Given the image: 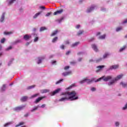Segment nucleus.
I'll return each mask as SVG.
<instances>
[{
	"instance_id": "1",
	"label": "nucleus",
	"mask_w": 127,
	"mask_h": 127,
	"mask_svg": "<svg viewBox=\"0 0 127 127\" xmlns=\"http://www.w3.org/2000/svg\"><path fill=\"white\" fill-rule=\"evenodd\" d=\"M61 96L62 97L59 100V102H65V101H69H69H77L79 99V97L77 95V92L75 91L62 92Z\"/></svg>"
},
{
	"instance_id": "2",
	"label": "nucleus",
	"mask_w": 127,
	"mask_h": 127,
	"mask_svg": "<svg viewBox=\"0 0 127 127\" xmlns=\"http://www.w3.org/2000/svg\"><path fill=\"white\" fill-rule=\"evenodd\" d=\"M112 79V76H103L101 77H100L99 78L96 80V78L92 77L91 79H84L83 80L80 81L79 82V84H84V83H87V84H92V83H93V82H95V83H97V82H100L101 80H103L104 82H108V81H110Z\"/></svg>"
},
{
	"instance_id": "3",
	"label": "nucleus",
	"mask_w": 127,
	"mask_h": 127,
	"mask_svg": "<svg viewBox=\"0 0 127 127\" xmlns=\"http://www.w3.org/2000/svg\"><path fill=\"white\" fill-rule=\"evenodd\" d=\"M124 76V74H121L119 75H118L115 78L113 79V77L112 76H110V77H112V79H110L111 80L110 81L108 82L107 85L108 86H113L116 83V81H118V80H120L123 78Z\"/></svg>"
},
{
	"instance_id": "4",
	"label": "nucleus",
	"mask_w": 127,
	"mask_h": 127,
	"mask_svg": "<svg viewBox=\"0 0 127 127\" xmlns=\"http://www.w3.org/2000/svg\"><path fill=\"white\" fill-rule=\"evenodd\" d=\"M96 8H97V5H91L89 7L87 8L86 12L87 13H90L92 12V11H93L94 9H96Z\"/></svg>"
},
{
	"instance_id": "5",
	"label": "nucleus",
	"mask_w": 127,
	"mask_h": 127,
	"mask_svg": "<svg viewBox=\"0 0 127 127\" xmlns=\"http://www.w3.org/2000/svg\"><path fill=\"white\" fill-rule=\"evenodd\" d=\"M26 107V105H21L20 106L16 107L13 108V111L15 112H20V111H22Z\"/></svg>"
},
{
	"instance_id": "6",
	"label": "nucleus",
	"mask_w": 127,
	"mask_h": 127,
	"mask_svg": "<svg viewBox=\"0 0 127 127\" xmlns=\"http://www.w3.org/2000/svg\"><path fill=\"white\" fill-rule=\"evenodd\" d=\"M110 56V53H105L102 58H99L96 60L97 62H100L102 61L103 59H106L108 57V56Z\"/></svg>"
},
{
	"instance_id": "7",
	"label": "nucleus",
	"mask_w": 127,
	"mask_h": 127,
	"mask_svg": "<svg viewBox=\"0 0 127 127\" xmlns=\"http://www.w3.org/2000/svg\"><path fill=\"white\" fill-rule=\"evenodd\" d=\"M60 91H61V88H58L54 91L51 92L50 93V95L51 96H55V95H56V94H58V93H59V92H60Z\"/></svg>"
},
{
	"instance_id": "8",
	"label": "nucleus",
	"mask_w": 127,
	"mask_h": 127,
	"mask_svg": "<svg viewBox=\"0 0 127 127\" xmlns=\"http://www.w3.org/2000/svg\"><path fill=\"white\" fill-rule=\"evenodd\" d=\"M5 18V13L3 12L2 13L1 17L0 18V22L1 23H3V22H4Z\"/></svg>"
},
{
	"instance_id": "9",
	"label": "nucleus",
	"mask_w": 127,
	"mask_h": 127,
	"mask_svg": "<svg viewBox=\"0 0 127 127\" xmlns=\"http://www.w3.org/2000/svg\"><path fill=\"white\" fill-rule=\"evenodd\" d=\"M96 68L97 69L96 70V73H99V72H101L103 70V68H105V65H98Z\"/></svg>"
},
{
	"instance_id": "10",
	"label": "nucleus",
	"mask_w": 127,
	"mask_h": 127,
	"mask_svg": "<svg viewBox=\"0 0 127 127\" xmlns=\"http://www.w3.org/2000/svg\"><path fill=\"white\" fill-rule=\"evenodd\" d=\"M119 68V65H113L110 66L108 68V71H111V70H116V69H118Z\"/></svg>"
},
{
	"instance_id": "11",
	"label": "nucleus",
	"mask_w": 127,
	"mask_h": 127,
	"mask_svg": "<svg viewBox=\"0 0 127 127\" xmlns=\"http://www.w3.org/2000/svg\"><path fill=\"white\" fill-rule=\"evenodd\" d=\"M33 37L35 38L34 39V42H37V41H38V40L39 39V38L37 35V34L34 33L33 34Z\"/></svg>"
},
{
	"instance_id": "12",
	"label": "nucleus",
	"mask_w": 127,
	"mask_h": 127,
	"mask_svg": "<svg viewBox=\"0 0 127 127\" xmlns=\"http://www.w3.org/2000/svg\"><path fill=\"white\" fill-rule=\"evenodd\" d=\"M71 74H72V71L71 70H69L68 71L63 72L62 75L63 76H64V77H66V76H69V75H71Z\"/></svg>"
},
{
	"instance_id": "13",
	"label": "nucleus",
	"mask_w": 127,
	"mask_h": 127,
	"mask_svg": "<svg viewBox=\"0 0 127 127\" xmlns=\"http://www.w3.org/2000/svg\"><path fill=\"white\" fill-rule=\"evenodd\" d=\"M41 13H42V11H40L37 13H36L33 16V19H36V18H37V17H38V16H39V15H40V14H41Z\"/></svg>"
},
{
	"instance_id": "14",
	"label": "nucleus",
	"mask_w": 127,
	"mask_h": 127,
	"mask_svg": "<svg viewBox=\"0 0 127 127\" xmlns=\"http://www.w3.org/2000/svg\"><path fill=\"white\" fill-rule=\"evenodd\" d=\"M44 59V57H39L37 59V64H41L42 63V61Z\"/></svg>"
},
{
	"instance_id": "15",
	"label": "nucleus",
	"mask_w": 127,
	"mask_h": 127,
	"mask_svg": "<svg viewBox=\"0 0 127 127\" xmlns=\"http://www.w3.org/2000/svg\"><path fill=\"white\" fill-rule=\"evenodd\" d=\"M92 48L94 50L95 52H99V49H98V47L96 44H92Z\"/></svg>"
},
{
	"instance_id": "16",
	"label": "nucleus",
	"mask_w": 127,
	"mask_h": 127,
	"mask_svg": "<svg viewBox=\"0 0 127 127\" xmlns=\"http://www.w3.org/2000/svg\"><path fill=\"white\" fill-rule=\"evenodd\" d=\"M31 38V35H25L23 36V39L26 41H27V40H29V39H30Z\"/></svg>"
},
{
	"instance_id": "17",
	"label": "nucleus",
	"mask_w": 127,
	"mask_h": 127,
	"mask_svg": "<svg viewBox=\"0 0 127 127\" xmlns=\"http://www.w3.org/2000/svg\"><path fill=\"white\" fill-rule=\"evenodd\" d=\"M44 98H45V96L41 97H38L35 101V104H38V103H39L41 101V100H42L43 99H44Z\"/></svg>"
},
{
	"instance_id": "18",
	"label": "nucleus",
	"mask_w": 127,
	"mask_h": 127,
	"mask_svg": "<svg viewBox=\"0 0 127 127\" xmlns=\"http://www.w3.org/2000/svg\"><path fill=\"white\" fill-rule=\"evenodd\" d=\"M63 12V9H61V10H57V11L55 12L54 13V15H57V14H60Z\"/></svg>"
},
{
	"instance_id": "19",
	"label": "nucleus",
	"mask_w": 127,
	"mask_h": 127,
	"mask_svg": "<svg viewBox=\"0 0 127 127\" xmlns=\"http://www.w3.org/2000/svg\"><path fill=\"white\" fill-rule=\"evenodd\" d=\"M126 48H127V45H124L122 47H121L119 50V52H123L126 50Z\"/></svg>"
},
{
	"instance_id": "20",
	"label": "nucleus",
	"mask_w": 127,
	"mask_h": 127,
	"mask_svg": "<svg viewBox=\"0 0 127 127\" xmlns=\"http://www.w3.org/2000/svg\"><path fill=\"white\" fill-rule=\"evenodd\" d=\"M27 99H28V97L23 96L21 98L20 100L21 102H26V101H27Z\"/></svg>"
},
{
	"instance_id": "21",
	"label": "nucleus",
	"mask_w": 127,
	"mask_h": 127,
	"mask_svg": "<svg viewBox=\"0 0 127 127\" xmlns=\"http://www.w3.org/2000/svg\"><path fill=\"white\" fill-rule=\"evenodd\" d=\"M80 44V42H76L71 45V47H77Z\"/></svg>"
},
{
	"instance_id": "22",
	"label": "nucleus",
	"mask_w": 127,
	"mask_h": 127,
	"mask_svg": "<svg viewBox=\"0 0 127 127\" xmlns=\"http://www.w3.org/2000/svg\"><path fill=\"white\" fill-rule=\"evenodd\" d=\"M50 92V90L49 89H43L41 90V93L42 94H45L46 93H49Z\"/></svg>"
},
{
	"instance_id": "23",
	"label": "nucleus",
	"mask_w": 127,
	"mask_h": 127,
	"mask_svg": "<svg viewBox=\"0 0 127 127\" xmlns=\"http://www.w3.org/2000/svg\"><path fill=\"white\" fill-rule=\"evenodd\" d=\"M15 0H7V2H8V4L9 5H11V4H12V3H13Z\"/></svg>"
},
{
	"instance_id": "24",
	"label": "nucleus",
	"mask_w": 127,
	"mask_h": 127,
	"mask_svg": "<svg viewBox=\"0 0 127 127\" xmlns=\"http://www.w3.org/2000/svg\"><path fill=\"white\" fill-rule=\"evenodd\" d=\"M22 42V41H21V40L20 39H18L16 40V41H15L13 43V44L15 45V44H17L18 43H21Z\"/></svg>"
},
{
	"instance_id": "25",
	"label": "nucleus",
	"mask_w": 127,
	"mask_h": 127,
	"mask_svg": "<svg viewBox=\"0 0 127 127\" xmlns=\"http://www.w3.org/2000/svg\"><path fill=\"white\" fill-rule=\"evenodd\" d=\"M13 124V122H8L4 125V127H7L8 126H10V125H12Z\"/></svg>"
},
{
	"instance_id": "26",
	"label": "nucleus",
	"mask_w": 127,
	"mask_h": 127,
	"mask_svg": "<svg viewBox=\"0 0 127 127\" xmlns=\"http://www.w3.org/2000/svg\"><path fill=\"white\" fill-rule=\"evenodd\" d=\"M84 33V30H80L77 33V35L78 36H80V35H82Z\"/></svg>"
},
{
	"instance_id": "27",
	"label": "nucleus",
	"mask_w": 127,
	"mask_h": 127,
	"mask_svg": "<svg viewBox=\"0 0 127 127\" xmlns=\"http://www.w3.org/2000/svg\"><path fill=\"white\" fill-rule=\"evenodd\" d=\"M44 30H47V28H46V27H41L40 28V32H42V31H44Z\"/></svg>"
},
{
	"instance_id": "28",
	"label": "nucleus",
	"mask_w": 127,
	"mask_h": 127,
	"mask_svg": "<svg viewBox=\"0 0 127 127\" xmlns=\"http://www.w3.org/2000/svg\"><path fill=\"white\" fill-rule=\"evenodd\" d=\"M38 108H39V105H38L37 106L34 107L32 110H31V112L32 113H33V112H35V111H36L38 109Z\"/></svg>"
},
{
	"instance_id": "29",
	"label": "nucleus",
	"mask_w": 127,
	"mask_h": 127,
	"mask_svg": "<svg viewBox=\"0 0 127 127\" xmlns=\"http://www.w3.org/2000/svg\"><path fill=\"white\" fill-rule=\"evenodd\" d=\"M121 30H123V27H118L116 28V31L117 32H119V31H121Z\"/></svg>"
},
{
	"instance_id": "30",
	"label": "nucleus",
	"mask_w": 127,
	"mask_h": 127,
	"mask_svg": "<svg viewBox=\"0 0 127 127\" xmlns=\"http://www.w3.org/2000/svg\"><path fill=\"white\" fill-rule=\"evenodd\" d=\"M38 96H39V93H36L35 94H34L31 96L30 99H33L34 98H36Z\"/></svg>"
},
{
	"instance_id": "31",
	"label": "nucleus",
	"mask_w": 127,
	"mask_h": 127,
	"mask_svg": "<svg viewBox=\"0 0 127 127\" xmlns=\"http://www.w3.org/2000/svg\"><path fill=\"white\" fill-rule=\"evenodd\" d=\"M5 89H6V85L3 84L2 87L1 88V91H5Z\"/></svg>"
},
{
	"instance_id": "32",
	"label": "nucleus",
	"mask_w": 127,
	"mask_h": 127,
	"mask_svg": "<svg viewBox=\"0 0 127 127\" xmlns=\"http://www.w3.org/2000/svg\"><path fill=\"white\" fill-rule=\"evenodd\" d=\"M57 33H58V31L57 30L54 31L51 35V36H55V35H56Z\"/></svg>"
},
{
	"instance_id": "33",
	"label": "nucleus",
	"mask_w": 127,
	"mask_h": 127,
	"mask_svg": "<svg viewBox=\"0 0 127 127\" xmlns=\"http://www.w3.org/2000/svg\"><path fill=\"white\" fill-rule=\"evenodd\" d=\"M63 19H64V18L62 17L61 19L56 20V21H57V22H58L59 23H61V22L62 21H63Z\"/></svg>"
},
{
	"instance_id": "34",
	"label": "nucleus",
	"mask_w": 127,
	"mask_h": 127,
	"mask_svg": "<svg viewBox=\"0 0 127 127\" xmlns=\"http://www.w3.org/2000/svg\"><path fill=\"white\" fill-rule=\"evenodd\" d=\"M34 88H35V85H31L30 86H28L27 88V90H31V89H33Z\"/></svg>"
},
{
	"instance_id": "35",
	"label": "nucleus",
	"mask_w": 127,
	"mask_h": 127,
	"mask_svg": "<svg viewBox=\"0 0 127 127\" xmlns=\"http://www.w3.org/2000/svg\"><path fill=\"white\" fill-rule=\"evenodd\" d=\"M105 38H106V35H103L98 37V39H105Z\"/></svg>"
},
{
	"instance_id": "36",
	"label": "nucleus",
	"mask_w": 127,
	"mask_h": 127,
	"mask_svg": "<svg viewBox=\"0 0 127 127\" xmlns=\"http://www.w3.org/2000/svg\"><path fill=\"white\" fill-rule=\"evenodd\" d=\"M120 85H122V86H123L124 88H126L127 86V84L125 82H121Z\"/></svg>"
},
{
	"instance_id": "37",
	"label": "nucleus",
	"mask_w": 127,
	"mask_h": 127,
	"mask_svg": "<svg viewBox=\"0 0 127 127\" xmlns=\"http://www.w3.org/2000/svg\"><path fill=\"white\" fill-rule=\"evenodd\" d=\"M24 125V122H20L19 124L15 126V127H20V126H23Z\"/></svg>"
},
{
	"instance_id": "38",
	"label": "nucleus",
	"mask_w": 127,
	"mask_h": 127,
	"mask_svg": "<svg viewBox=\"0 0 127 127\" xmlns=\"http://www.w3.org/2000/svg\"><path fill=\"white\" fill-rule=\"evenodd\" d=\"M62 82H63V79H61L59 81H58L56 84V85H58V84H60V83H62Z\"/></svg>"
},
{
	"instance_id": "39",
	"label": "nucleus",
	"mask_w": 127,
	"mask_h": 127,
	"mask_svg": "<svg viewBox=\"0 0 127 127\" xmlns=\"http://www.w3.org/2000/svg\"><path fill=\"white\" fill-rule=\"evenodd\" d=\"M13 61V59H11L8 63V66H10V65H11V64H12Z\"/></svg>"
},
{
	"instance_id": "40",
	"label": "nucleus",
	"mask_w": 127,
	"mask_h": 127,
	"mask_svg": "<svg viewBox=\"0 0 127 127\" xmlns=\"http://www.w3.org/2000/svg\"><path fill=\"white\" fill-rule=\"evenodd\" d=\"M58 37H55V38L53 39V40H52L53 43H55L56 41H57V40H58Z\"/></svg>"
},
{
	"instance_id": "41",
	"label": "nucleus",
	"mask_w": 127,
	"mask_h": 127,
	"mask_svg": "<svg viewBox=\"0 0 127 127\" xmlns=\"http://www.w3.org/2000/svg\"><path fill=\"white\" fill-rule=\"evenodd\" d=\"M127 103L125 105L124 107H123L122 109L124 111H126V110H127Z\"/></svg>"
},
{
	"instance_id": "42",
	"label": "nucleus",
	"mask_w": 127,
	"mask_h": 127,
	"mask_svg": "<svg viewBox=\"0 0 127 127\" xmlns=\"http://www.w3.org/2000/svg\"><path fill=\"white\" fill-rule=\"evenodd\" d=\"M51 14H52V12H48L47 13L45 16H46L47 17H48V16H49L50 15H51Z\"/></svg>"
},
{
	"instance_id": "43",
	"label": "nucleus",
	"mask_w": 127,
	"mask_h": 127,
	"mask_svg": "<svg viewBox=\"0 0 127 127\" xmlns=\"http://www.w3.org/2000/svg\"><path fill=\"white\" fill-rule=\"evenodd\" d=\"M60 48H61V49L64 50V49H65V46L64 45H62L60 46Z\"/></svg>"
},
{
	"instance_id": "44",
	"label": "nucleus",
	"mask_w": 127,
	"mask_h": 127,
	"mask_svg": "<svg viewBox=\"0 0 127 127\" xmlns=\"http://www.w3.org/2000/svg\"><path fill=\"white\" fill-rule=\"evenodd\" d=\"M4 41H5V39L3 38L2 39L0 40L1 43H4Z\"/></svg>"
},
{
	"instance_id": "45",
	"label": "nucleus",
	"mask_w": 127,
	"mask_h": 127,
	"mask_svg": "<svg viewBox=\"0 0 127 127\" xmlns=\"http://www.w3.org/2000/svg\"><path fill=\"white\" fill-rule=\"evenodd\" d=\"M115 126H116V127H119L120 126V122H116L115 123Z\"/></svg>"
},
{
	"instance_id": "46",
	"label": "nucleus",
	"mask_w": 127,
	"mask_h": 127,
	"mask_svg": "<svg viewBox=\"0 0 127 127\" xmlns=\"http://www.w3.org/2000/svg\"><path fill=\"white\" fill-rule=\"evenodd\" d=\"M126 23H127V19L124 20L122 22V24H125Z\"/></svg>"
},
{
	"instance_id": "47",
	"label": "nucleus",
	"mask_w": 127,
	"mask_h": 127,
	"mask_svg": "<svg viewBox=\"0 0 127 127\" xmlns=\"http://www.w3.org/2000/svg\"><path fill=\"white\" fill-rule=\"evenodd\" d=\"M80 27H81V25H76L75 26V28L76 29H79V28H80Z\"/></svg>"
},
{
	"instance_id": "48",
	"label": "nucleus",
	"mask_w": 127,
	"mask_h": 127,
	"mask_svg": "<svg viewBox=\"0 0 127 127\" xmlns=\"http://www.w3.org/2000/svg\"><path fill=\"white\" fill-rule=\"evenodd\" d=\"M84 54V52H79L77 53V55H83Z\"/></svg>"
},
{
	"instance_id": "49",
	"label": "nucleus",
	"mask_w": 127,
	"mask_h": 127,
	"mask_svg": "<svg viewBox=\"0 0 127 127\" xmlns=\"http://www.w3.org/2000/svg\"><path fill=\"white\" fill-rule=\"evenodd\" d=\"M91 91H92V92H95V91H96V88L95 87H92L91 88Z\"/></svg>"
},
{
	"instance_id": "50",
	"label": "nucleus",
	"mask_w": 127,
	"mask_h": 127,
	"mask_svg": "<svg viewBox=\"0 0 127 127\" xmlns=\"http://www.w3.org/2000/svg\"><path fill=\"white\" fill-rule=\"evenodd\" d=\"M11 48H12V47L11 46H9V47H8V48L6 49V50L7 51H8V50H10V49H11Z\"/></svg>"
},
{
	"instance_id": "51",
	"label": "nucleus",
	"mask_w": 127,
	"mask_h": 127,
	"mask_svg": "<svg viewBox=\"0 0 127 127\" xmlns=\"http://www.w3.org/2000/svg\"><path fill=\"white\" fill-rule=\"evenodd\" d=\"M82 60H83V58H79L77 60V61H78V62H81V61H82Z\"/></svg>"
},
{
	"instance_id": "52",
	"label": "nucleus",
	"mask_w": 127,
	"mask_h": 127,
	"mask_svg": "<svg viewBox=\"0 0 127 127\" xmlns=\"http://www.w3.org/2000/svg\"><path fill=\"white\" fill-rule=\"evenodd\" d=\"M70 43V42H69V41L66 40L65 41H64V44H69Z\"/></svg>"
},
{
	"instance_id": "53",
	"label": "nucleus",
	"mask_w": 127,
	"mask_h": 127,
	"mask_svg": "<svg viewBox=\"0 0 127 127\" xmlns=\"http://www.w3.org/2000/svg\"><path fill=\"white\" fill-rule=\"evenodd\" d=\"M40 8L41 9H45V6H40Z\"/></svg>"
},
{
	"instance_id": "54",
	"label": "nucleus",
	"mask_w": 127,
	"mask_h": 127,
	"mask_svg": "<svg viewBox=\"0 0 127 127\" xmlns=\"http://www.w3.org/2000/svg\"><path fill=\"white\" fill-rule=\"evenodd\" d=\"M101 10L102 11H106V10H107V9H106V8H101Z\"/></svg>"
},
{
	"instance_id": "55",
	"label": "nucleus",
	"mask_w": 127,
	"mask_h": 127,
	"mask_svg": "<svg viewBox=\"0 0 127 127\" xmlns=\"http://www.w3.org/2000/svg\"><path fill=\"white\" fill-rule=\"evenodd\" d=\"M69 68H70V66H66L64 67V70H68V69H69Z\"/></svg>"
},
{
	"instance_id": "56",
	"label": "nucleus",
	"mask_w": 127,
	"mask_h": 127,
	"mask_svg": "<svg viewBox=\"0 0 127 127\" xmlns=\"http://www.w3.org/2000/svg\"><path fill=\"white\" fill-rule=\"evenodd\" d=\"M72 86L71 85V86H70L69 87H67V88L66 89V90H70V89H72Z\"/></svg>"
},
{
	"instance_id": "57",
	"label": "nucleus",
	"mask_w": 127,
	"mask_h": 127,
	"mask_svg": "<svg viewBox=\"0 0 127 127\" xmlns=\"http://www.w3.org/2000/svg\"><path fill=\"white\" fill-rule=\"evenodd\" d=\"M31 43V42H27L26 43V46H28L29 45V44H30Z\"/></svg>"
},
{
	"instance_id": "58",
	"label": "nucleus",
	"mask_w": 127,
	"mask_h": 127,
	"mask_svg": "<svg viewBox=\"0 0 127 127\" xmlns=\"http://www.w3.org/2000/svg\"><path fill=\"white\" fill-rule=\"evenodd\" d=\"M46 105L45 104H43L40 108H45Z\"/></svg>"
},
{
	"instance_id": "59",
	"label": "nucleus",
	"mask_w": 127,
	"mask_h": 127,
	"mask_svg": "<svg viewBox=\"0 0 127 127\" xmlns=\"http://www.w3.org/2000/svg\"><path fill=\"white\" fill-rule=\"evenodd\" d=\"M71 52L70 51H68L66 53V55H69V54H70Z\"/></svg>"
},
{
	"instance_id": "60",
	"label": "nucleus",
	"mask_w": 127,
	"mask_h": 127,
	"mask_svg": "<svg viewBox=\"0 0 127 127\" xmlns=\"http://www.w3.org/2000/svg\"><path fill=\"white\" fill-rule=\"evenodd\" d=\"M100 34H101V32H99L97 33L96 36L100 35Z\"/></svg>"
},
{
	"instance_id": "61",
	"label": "nucleus",
	"mask_w": 127,
	"mask_h": 127,
	"mask_svg": "<svg viewBox=\"0 0 127 127\" xmlns=\"http://www.w3.org/2000/svg\"><path fill=\"white\" fill-rule=\"evenodd\" d=\"M56 63V61H52V64H55V63Z\"/></svg>"
},
{
	"instance_id": "62",
	"label": "nucleus",
	"mask_w": 127,
	"mask_h": 127,
	"mask_svg": "<svg viewBox=\"0 0 127 127\" xmlns=\"http://www.w3.org/2000/svg\"><path fill=\"white\" fill-rule=\"evenodd\" d=\"M19 11H20V12H22L23 11V9L20 8V9H19Z\"/></svg>"
},
{
	"instance_id": "63",
	"label": "nucleus",
	"mask_w": 127,
	"mask_h": 127,
	"mask_svg": "<svg viewBox=\"0 0 127 127\" xmlns=\"http://www.w3.org/2000/svg\"><path fill=\"white\" fill-rule=\"evenodd\" d=\"M89 62L90 63L94 62V60L91 59V60H89Z\"/></svg>"
},
{
	"instance_id": "64",
	"label": "nucleus",
	"mask_w": 127,
	"mask_h": 127,
	"mask_svg": "<svg viewBox=\"0 0 127 127\" xmlns=\"http://www.w3.org/2000/svg\"><path fill=\"white\" fill-rule=\"evenodd\" d=\"M94 39H95V38H92L90 39V41H93V40H94Z\"/></svg>"
}]
</instances>
